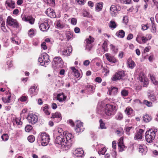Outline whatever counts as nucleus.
Returning a JSON list of instances; mask_svg holds the SVG:
<instances>
[{"mask_svg": "<svg viewBox=\"0 0 158 158\" xmlns=\"http://www.w3.org/2000/svg\"><path fill=\"white\" fill-rule=\"evenodd\" d=\"M28 92L32 96L36 95L38 92V89H37V86L35 85H34L31 86L29 89Z\"/></svg>", "mask_w": 158, "mask_h": 158, "instance_id": "15", "label": "nucleus"}, {"mask_svg": "<svg viewBox=\"0 0 158 158\" xmlns=\"http://www.w3.org/2000/svg\"><path fill=\"white\" fill-rule=\"evenodd\" d=\"M157 130L155 129H151L147 131L145 133V139L146 141L150 143L153 142L156 136Z\"/></svg>", "mask_w": 158, "mask_h": 158, "instance_id": "2", "label": "nucleus"}, {"mask_svg": "<svg viewBox=\"0 0 158 158\" xmlns=\"http://www.w3.org/2000/svg\"><path fill=\"white\" fill-rule=\"evenodd\" d=\"M48 21L47 19L44 20V22H41L40 20L39 23V27L40 30L43 31H47L49 29L50 26L48 24Z\"/></svg>", "mask_w": 158, "mask_h": 158, "instance_id": "9", "label": "nucleus"}, {"mask_svg": "<svg viewBox=\"0 0 158 158\" xmlns=\"http://www.w3.org/2000/svg\"><path fill=\"white\" fill-rule=\"evenodd\" d=\"M118 92V88L112 86L109 89L107 93L110 95H114L117 94Z\"/></svg>", "mask_w": 158, "mask_h": 158, "instance_id": "18", "label": "nucleus"}, {"mask_svg": "<svg viewBox=\"0 0 158 158\" xmlns=\"http://www.w3.org/2000/svg\"><path fill=\"white\" fill-rule=\"evenodd\" d=\"M92 47V45L91 44L86 43L85 46V49L89 51L90 50Z\"/></svg>", "mask_w": 158, "mask_h": 158, "instance_id": "54", "label": "nucleus"}, {"mask_svg": "<svg viewBox=\"0 0 158 158\" xmlns=\"http://www.w3.org/2000/svg\"><path fill=\"white\" fill-rule=\"evenodd\" d=\"M5 4L6 6L12 9L15 7V2L12 0H7L6 1Z\"/></svg>", "mask_w": 158, "mask_h": 158, "instance_id": "21", "label": "nucleus"}, {"mask_svg": "<svg viewBox=\"0 0 158 158\" xmlns=\"http://www.w3.org/2000/svg\"><path fill=\"white\" fill-rule=\"evenodd\" d=\"M86 88L89 89V90L93 91L94 89V86L90 85H87Z\"/></svg>", "mask_w": 158, "mask_h": 158, "instance_id": "62", "label": "nucleus"}, {"mask_svg": "<svg viewBox=\"0 0 158 158\" xmlns=\"http://www.w3.org/2000/svg\"><path fill=\"white\" fill-rule=\"evenodd\" d=\"M35 34V32L34 30L33 29H31L29 30L28 31V35L32 37Z\"/></svg>", "mask_w": 158, "mask_h": 158, "instance_id": "43", "label": "nucleus"}, {"mask_svg": "<svg viewBox=\"0 0 158 158\" xmlns=\"http://www.w3.org/2000/svg\"><path fill=\"white\" fill-rule=\"evenodd\" d=\"M110 48L114 52H117L118 51L117 48L112 44H110Z\"/></svg>", "mask_w": 158, "mask_h": 158, "instance_id": "50", "label": "nucleus"}, {"mask_svg": "<svg viewBox=\"0 0 158 158\" xmlns=\"http://www.w3.org/2000/svg\"><path fill=\"white\" fill-rule=\"evenodd\" d=\"M63 62L60 57H56L54 58L52 62V66L54 69L62 68L63 65Z\"/></svg>", "mask_w": 158, "mask_h": 158, "instance_id": "6", "label": "nucleus"}, {"mask_svg": "<svg viewBox=\"0 0 158 158\" xmlns=\"http://www.w3.org/2000/svg\"><path fill=\"white\" fill-rule=\"evenodd\" d=\"M55 142L57 144L61 145V148L63 150L67 151V149L65 147L63 146V145L66 146L65 145L66 142H65V139L64 135H58L57 136L55 140Z\"/></svg>", "mask_w": 158, "mask_h": 158, "instance_id": "5", "label": "nucleus"}, {"mask_svg": "<svg viewBox=\"0 0 158 158\" xmlns=\"http://www.w3.org/2000/svg\"><path fill=\"white\" fill-rule=\"evenodd\" d=\"M45 13L48 16L51 18L56 17L55 12L53 9L50 8H48L45 11Z\"/></svg>", "mask_w": 158, "mask_h": 158, "instance_id": "14", "label": "nucleus"}, {"mask_svg": "<svg viewBox=\"0 0 158 158\" xmlns=\"http://www.w3.org/2000/svg\"><path fill=\"white\" fill-rule=\"evenodd\" d=\"M119 6L115 5H112L110 7V10L111 14L112 15L117 12L119 10L118 8Z\"/></svg>", "mask_w": 158, "mask_h": 158, "instance_id": "24", "label": "nucleus"}, {"mask_svg": "<svg viewBox=\"0 0 158 158\" xmlns=\"http://www.w3.org/2000/svg\"><path fill=\"white\" fill-rule=\"evenodd\" d=\"M151 31L153 33H155L156 32V27L154 23H153L152 24Z\"/></svg>", "mask_w": 158, "mask_h": 158, "instance_id": "51", "label": "nucleus"}, {"mask_svg": "<svg viewBox=\"0 0 158 158\" xmlns=\"http://www.w3.org/2000/svg\"><path fill=\"white\" fill-rule=\"evenodd\" d=\"M128 92L127 90L125 89L122 90L121 92V94L123 96H126L128 95Z\"/></svg>", "mask_w": 158, "mask_h": 158, "instance_id": "52", "label": "nucleus"}, {"mask_svg": "<svg viewBox=\"0 0 158 158\" xmlns=\"http://www.w3.org/2000/svg\"><path fill=\"white\" fill-rule=\"evenodd\" d=\"M49 61V56L45 53H44L40 55L38 59V61L42 66H44L45 64H48L47 63Z\"/></svg>", "mask_w": 158, "mask_h": 158, "instance_id": "8", "label": "nucleus"}, {"mask_svg": "<svg viewBox=\"0 0 158 158\" xmlns=\"http://www.w3.org/2000/svg\"><path fill=\"white\" fill-rule=\"evenodd\" d=\"M143 103L148 107H151L152 106V103L147 100H144L143 102Z\"/></svg>", "mask_w": 158, "mask_h": 158, "instance_id": "47", "label": "nucleus"}, {"mask_svg": "<svg viewBox=\"0 0 158 158\" xmlns=\"http://www.w3.org/2000/svg\"><path fill=\"white\" fill-rule=\"evenodd\" d=\"M143 119L144 122L148 123L152 119L151 117L148 114H146L143 116Z\"/></svg>", "mask_w": 158, "mask_h": 158, "instance_id": "35", "label": "nucleus"}, {"mask_svg": "<svg viewBox=\"0 0 158 158\" xmlns=\"http://www.w3.org/2000/svg\"><path fill=\"white\" fill-rule=\"evenodd\" d=\"M56 26L58 28H62L64 27L63 25L62 24L60 20H57L56 21Z\"/></svg>", "mask_w": 158, "mask_h": 158, "instance_id": "42", "label": "nucleus"}, {"mask_svg": "<svg viewBox=\"0 0 158 158\" xmlns=\"http://www.w3.org/2000/svg\"><path fill=\"white\" fill-rule=\"evenodd\" d=\"M144 130L142 129H139L138 131L136 132L135 134V138L136 139H141L142 138Z\"/></svg>", "mask_w": 158, "mask_h": 158, "instance_id": "20", "label": "nucleus"}, {"mask_svg": "<svg viewBox=\"0 0 158 158\" xmlns=\"http://www.w3.org/2000/svg\"><path fill=\"white\" fill-rule=\"evenodd\" d=\"M107 40L105 41L102 44V48L105 52H107L108 51V48H107Z\"/></svg>", "mask_w": 158, "mask_h": 158, "instance_id": "40", "label": "nucleus"}, {"mask_svg": "<svg viewBox=\"0 0 158 158\" xmlns=\"http://www.w3.org/2000/svg\"><path fill=\"white\" fill-rule=\"evenodd\" d=\"M125 76V73L123 71H118L116 73L111 77L112 81H116L122 79Z\"/></svg>", "mask_w": 158, "mask_h": 158, "instance_id": "10", "label": "nucleus"}, {"mask_svg": "<svg viewBox=\"0 0 158 158\" xmlns=\"http://www.w3.org/2000/svg\"><path fill=\"white\" fill-rule=\"evenodd\" d=\"M148 27L147 24H143L142 25V29L143 31L148 29Z\"/></svg>", "mask_w": 158, "mask_h": 158, "instance_id": "63", "label": "nucleus"}, {"mask_svg": "<svg viewBox=\"0 0 158 158\" xmlns=\"http://www.w3.org/2000/svg\"><path fill=\"white\" fill-rule=\"evenodd\" d=\"M11 95H9L7 97H3L2 100L5 103H9L10 102Z\"/></svg>", "mask_w": 158, "mask_h": 158, "instance_id": "32", "label": "nucleus"}, {"mask_svg": "<svg viewBox=\"0 0 158 158\" xmlns=\"http://www.w3.org/2000/svg\"><path fill=\"white\" fill-rule=\"evenodd\" d=\"M117 26L116 22L114 21H111L109 23V27L112 29L115 28Z\"/></svg>", "mask_w": 158, "mask_h": 158, "instance_id": "33", "label": "nucleus"}, {"mask_svg": "<svg viewBox=\"0 0 158 158\" xmlns=\"http://www.w3.org/2000/svg\"><path fill=\"white\" fill-rule=\"evenodd\" d=\"M125 113L129 117H131L134 115L133 110L130 107H128L126 108L125 110Z\"/></svg>", "mask_w": 158, "mask_h": 158, "instance_id": "25", "label": "nucleus"}, {"mask_svg": "<svg viewBox=\"0 0 158 158\" xmlns=\"http://www.w3.org/2000/svg\"><path fill=\"white\" fill-rule=\"evenodd\" d=\"M21 17L23 21L28 22L30 24H33L34 23L35 19L31 16H26L24 15H21Z\"/></svg>", "mask_w": 158, "mask_h": 158, "instance_id": "12", "label": "nucleus"}, {"mask_svg": "<svg viewBox=\"0 0 158 158\" xmlns=\"http://www.w3.org/2000/svg\"><path fill=\"white\" fill-rule=\"evenodd\" d=\"M94 38L92 37L91 36H89V38L86 39V41L87 43L91 44L94 42Z\"/></svg>", "mask_w": 158, "mask_h": 158, "instance_id": "44", "label": "nucleus"}, {"mask_svg": "<svg viewBox=\"0 0 158 158\" xmlns=\"http://www.w3.org/2000/svg\"><path fill=\"white\" fill-rule=\"evenodd\" d=\"M131 0H121V2L123 3L129 4Z\"/></svg>", "mask_w": 158, "mask_h": 158, "instance_id": "61", "label": "nucleus"}, {"mask_svg": "<svg viewBox=\"0 0 158 158\" xmlns=\"http://www.w3.org/2000/svg\"><path fill=\"white\" fill-rule=\"evenodd\" d=\"M28 98L27 96H23L19 98V100L21 102H24L26 101L28 99Z\"/></svg>", "mask_w": 158, "mask_h": 158, "instance_id": "45", "label": "nucleus"}, {"mask_svg": "<svg viewBox=\"0 0 158 158\" xmlns=\"http://www.w3.org/2000/svg\"><path fill=\"white\" fill-rule=\"evenodd\" d=\"M66 96L64 95V93L58 94L56 97L57 100L59 102H61L65 100Z\"/></svg>", "mask_w": 158, "mask_h": 158, "instance_id": "28", "label": "nucleus"}, {"mask_svg": "<svg viewBox=\"0 0 158 158\" xmlns=\"http://www.w3.org/2000/svg\"><path fill=\"white\" fill-rule=\"evenodd\" d=\"M27 139L29 142L32 143L35 140V137L33 135H31L28 136Z\"/></svg>", "mask_w": 158, "mask_h": 158, "instance_id": "49", "label": "nucleus"}, {"mask_svg": "<svg viewBox=\"0 0 158 158\" xmlns=\"http://www.w3.org/2000/svg\"><path fill=\"white\" fill-rule=\"evenodd\" d=\"M38 139L41 141L42 146H46L49 143L50 138L48 134L45 132H43L39 135Z\"/></svg>", "mask_w": 158, "mask_h": 158, "instance_id": "3", "label": "nucleus"}, {"mask_svg": "<svg viewBox=\"0 0 158 158\" xmlns=\"http://www.w3.org/2000/svg\"><path fill=\"white\" fill-rule=\"evenodd\" d=\"M44 2L50 6H54L55 5V0H44Z\"/></svg>", "mask_w": 158, "mask_h": 158, "instance_id": "34", "label": "nucleus"}, {"mask_svg": "<svg viewBox=\"0 0 158 158\" xmlns=\"http://www.w3.org/2000/svg\"><path fill=\"white\" fill-rule=\"evenodd\" d=\"M13 122L14 124H16L17 125H21L22 124V122L20 121V120L18 118H15L13 120Z\"/></svg>", "mask_w": 158, "mask_h": 158, "instance_id": "38", "label": "nucleus"}, {"mask_svg": "<svg viewBox=\"0 0 158 158\" xmlns=\"http://www.w3.org/2000/svg\"><path fill=\"white\" fill-rule=\"evenodd\" d=\"M123 21L125 23H127L128 22V18L127 16H124L123 18Z\"/></svg>", "mask_w": 158, "mask_h": 158, "instance_id": "64", "label": "nucleus"}, {"mask_svg": "<svg viewBox=\"0 0 158 158\" xmlns=\"http://www.w3.org/2000/svg\"><path fill=\"white\" fill-rule=\"evenodd\" d=\"M52 118L57 119V122H58L62 119L61 114L59 112H56L52 114Z\"/></svg>", "mask_w": 158, "mask_h": 158, "instance_id": "23", "label": "nucleus"}, {"mask_svg": "<svg viewBox=\"0 0 158 158\" xmlns=\"http://www.w3.org/2000/svg\"><path fill=\"white\" fill-rule=\"evenodd\" d=\"M116 133L118 136H121L123 134V131L122 129L120 128L117 130Z\"/></svg>", "mask_w": 158, "mask_h": 158, "instance_id": "46", "label": "nucleus"}, {"mask_svg": "<svg viewBox=\"0 0 158 158\" xmlns=\"http://www.w3.org/2000/svg\"><path fill=\"white\" fill-rule=\"evenodd\" d=\"M125 32L123 30H121L116 32V35L118 37L123 38L125 36Z\"/></svg>", "mask_w": 158, "mask_h": 158, "instance_id": "31", "label": "nucleus"}, {"mask_svg": "<svg viewBox=\"0 0 158 158\" xmlns=\"http://www.w3.org/2000/svg\"><path fill=\"white\" fill-rule=\"evenodd\" d=\"M84 128L83 125V123L78 121L76 124V127L75 130L76 132L79 133L82 132L84 130Z\"/></svg>", "mask_w": 158, "mask_h": 158, "instance_id": "13", "label": "nucleus"}, {"mask_svg": "<svg viewBox=\"0 0 158 158\" xmlns=\"http://www.w3.org/2000/svg\"><path fill=\"white\" fill-rule=\"evenodd\" d=\"M6 25L12 26L16 28L19 27V25L16 19H14L11 16H8L6 19Z\"/></svg>", "mask_w": 158, "mask_h": 158, "instance_id": "7", "label": "nucleus"}, {"mask_svg": "<svg viewBox=\"0 0 158 158\" xmlns=\"http://www.w3.org/2000/svg\"><path fill=\"white\" fill-rule=\"evenodd\" d=\"M73 154L76 156L82 157L84 155V151L81 148H77L74 152Z\"/></svg>", "mask_w": 158, "mask_h": 158, "instance_id": "16", "label": "nucleus"}, {"mask_svg": "<svg viewBox=\"0 0 158 158\" xmlns=\"http://www.w3.org/2000/svg\"><path fill=\"white\" fill-rule=\"evenodd\" d=\"M72 48L70 47H67L62 51V54L65 56H68L70 55L72 52Z\"/></svg>", "mask_w": 158, "mask_h": 158, "instance_id": "26", "label": "nucleus"}, {"mask_svg": "<svg viewBox=\"0 0 158 158\" xmlns=\"http://www.w3.org/2000/svg\"><path fill=\"white\" fill-rule=\"evenodd\" d=\"M127 64L128 67L131 69H133L135 66L134 62L130 58L128 59Z\"/></svg>", "mask_w": 158, "mask_h": 158, "instance_id": "29", "label": "nucleus"}, {"mask_svg": "<svg viewBox=\"0 0 158 158\" xmlns=\"http://www.w3.org/2000/svg\"><path fill=\"white\" fill-rule=\"evenodd\" d=\"M104 109L106 116L104 118H107V117H112L115 114L118 107L114 103H108L106 105Z\"/></svg>", "mask_w": 158, "mask_h": 158, "instance_id": "1", "label": "nucleus"}, {"mask_svg": "<svg viewBox=\"0 0 158 158\" xmlns=\"http://www.w3.org/2000/svg\"><path fill=\"white\" fill-rule=\"evenodd\" d=\"M64 138L66 146L63 145L67 150H69L71 147L72 145L71 139L73 138V135L71 133L68 132L67 131H65L64 134Z\"/></svg>", "mask_w": 158, "mask_h": 158, "instance_id": "4", "label": "nucleus"}, {"mask_svg": "<svg viewBox=\"0 0 158 158\" xmlns=\"http://www.w3.org/2000/svg\"><path fill=\"white\" fill-rule=\"evenodd\" d=\"M72 72L73 73L74 76L76 78L79 77L80 76V73H79L78 70L74 67H72L70 68Z\"/></svg>", "mask_w": 158, "mask_h": 158, "instance_id": "30", "label": "nucleus"}, {"mask_svg": "<svg viewBox=\"0 0 158 158\" xmlns=\"http://www.w3.org/2000/svg\"><path fill=\"white\" fill-rule=\"evenodd\" d=\"M99 122L100 128L101 129H106V127L105 126V123L103 122L102 119H100Z\"/></svg>", "mask_w": 158, "mask_h": 158, "instance_id": "37", "label": "nucleus"}, {"mask_svg": "<svg viewBox=\"0 0 158 158\" xmlns=\"http://www.w3.org/2000/svg\"><path fill=\"white\" fill-rule=\"evenodd\" d=\"M148 98L153 102H154L156 100V97L153 94H150L148 96Z\"/></svg>", "mask_w": 158, "mask_h": 158, "instance_id": "55", "label": "nucleus"}, {"mask_svg": "<svg viewBox=\"0 0 158 158\" xmlns=\"http://www.w3.org/2000/svg\"><path fill=\"white\" fill-rule=\"evenodd\" d=\"M116 119L118 120H121L123 118V115L120 112H118L115 116Z\"/></svg>", "mask_w": 158, "mask_h": 158, "instance_id": "41", "label": "nucleus"}, {"mask_svg": "<svg viewBox=\"0 0 158 158\" xmlns=\"http://www.w3.org/2000/svg\"><path fill=\"white\" fill-rule=\"evenodd\" d=\"M32 129V127L30 125H27L25 127V130L27 132H29Z\"/></svg>", "mask_w": 158, "mask_h": 158, "instance_id": "53", "label": "nucleus"}, {"mask_svg": "<svg viewBox=\"0 0 158 158\" xmlns=\"http://www.w3.org/2000/svg\"><path fill=\"white\" fill-rule=\"evenodd\" d=\"M103 4V3L101 2L97 3L96 5V10L98 11L101 10L102 8Z\"/></svg>", "mask_w": 158, "mask_h": 158, "instance_id": "36", "label": "nucleus"}, {"mask_svg": "<svg viewBox=\"0 0 158 158\" xmlns=\"http://www.w3.org/2000/svg\"><path fill=\"white\" fill-rule=\"evenodd\" d=\"M41 46L42 48L44 50L46 49L47 48V47L46 45V43L45 42H43L41 44Z\"/></svg>", "mask_w": 158, "mask_h": 158, "instance_id": "58", "label": "nucleus"}, {"mask_svg": "<svg viewBox=\"0 0 158 158\" xmlns=\"http://www.w3.org/2000/svg\"><path fill=\"white\" fill-rule=\"evenodd\" d=\"M132 128V127H127L125 129V131L126 133L128 135L130 134V130Z\"/></svg>", "mask_w": 158, "mask_h": 158, "instance_id": "59", "label": "nucleus"}, {"mask_svg": "<svg viewBox=\"0 0 158 158\" xmlns=\"http://www.w3.org/2000/svg\"><path fill=\"white\" fill-rule=\"evenodd\" d=\"M98 153L99 155H104L106 152V148L102 144L99 145L98 146Z\"/></svg>", "mask_w": 158, "mask_h": 158, "instance_id": "27", "label": "nucleus"}, {"mask_svg": "<svg viewBox=\"0 0 158 158\" xmlns=\"http://www.w3.org/2000/svg\"><path fill=\"white\" fill-rule=\"evenodd\" d=\"M147 78H145V75L143 74H140L139 75V79L141 82H143Z\"/></svg>", "mask_w": 158, "mask_h": 158, "instance_id": "39", "label": "nucleus"}, {"mask_svg": "<svg viewBox=\"0 0 158 158\" xmlns=\"http://www.w3.org/2000/svg\"><path fill=\"white\" fill-rule=\"evenodd\" d=\"M105 56L107 60L110 62L114 63L117 62V60L115 58L110 54L106 53Z\"/></svg>", "mask_w": 158, "mask_h": 158, "instance_id": "19", "label": "nucleus"}, {"mask_svg": "<svg viewBox=\"0 0 158 158\" xmlns=\"http://www.w3.org/2000/svg\"><path fill=\"white\" fill-rule=\"evenodd\" d=\"M139 152L142 155H145L147 152V148L145 145H139L138 146Z\"/></svg>", "mask_w": 158, "mask_h": 158, "instance_id": "17", "label": "nucleus"}, {"mask_svg": "<svg viewBox=\"0 0 158 158\" xmlns=\"http://www.w3.org/2000/svg\"><path fill=\"white\" fill-rule=\"evenodd\" d=\"M29 123L33 124L35 123L37 121L38 118L37 116L34 114H30L27 118Z\"/></svg>", "mask_w": 158, "mask_h": 158, "instance_id": "11", "label": "nucleus"}, {"mask_svg": "<svg viewBox=\"0 0 158 158\" xmlns=\"http://www.w3.org/2000/svg\"><path fill=\"white\" fill-rule=\"evenodd\" d=\"M58 132L59 133L58 135H64L65 132H64L62 129L61 128H59L58 129Z\"/></svg>", "mask_w": 158, "mask_h": 158, "instance_id": "57", "label": "nucleus"}, {"mask_svg": "<svg viewBox=\"0 0 158 158\" xmlns=\"http://www.w3.org/2000/svg\"><path fill=\"white\" fill-rule=\"evenodd\" d=\"M1 138L3 141H6L8 139L9 136L7 134H5L2 136Z\"/></svg>", "mask_w": 158, "mask_h": 158, "instance_id": "48", "label": "nucleus"}, {"mask_svg": "<svg viewBox=\"0 0 158 158\" xmlns=\"http://www.w3.org/2000/svg\"><path fill=\"white\" fill-rule=\"evenodd\" d=\"M73 33H71L70 32L68 31L67 33L66 34V35L67 39L68 40L71 39L73 37Z\"/></svg>", "mask_w": 158, "mask_h": 158, "instance_id": "56", "label": "nucleus"}, {"mask_svg": "<svg viewBox=\"0 0 158 158\" xmlns=\"http://www.w3.org/2000/svg\"><path fill=\"white\" fill-rule=\"evenodd\" d=\"M77 23V20L76 19L73 18L71 20V23L73 25H76Z\"/></svg>", "mask_w": 158, "mask_h": 158, "instance_id": "60", "label": "nucleus"}, {"mask_svg": "<svg viewBox=\"0 0 158 158\" xmlns=\"http://www.w3.org/2000/svg\"><path fill=\"white\" fill-rule=\"evenodd\" d=\"M118 145L119 149V151L120 152L123 151L125 147L123 143V137H121L119 140Z\"/></svg>", "mask_w": 158, "mask_h": 158, "instance_id": "22", "label": "nucleus"}]
</instances>
